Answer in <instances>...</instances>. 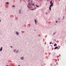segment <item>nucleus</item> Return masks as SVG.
<instances>
[{
    "label": "nucleus",
    "mask_w": 66,
    "mask_h": 66,
    "mask_svg": "<svg viewBox=\"0 0 66 66\" xmlns=\"http://www.w3.org/2000/svg\"><path fill=\"white\" fill-rule=\"evenodd\" d=\"M29 3V6L30 7V6L31 7H32V4H30V2Z\"/></svg>",
    "instance_id": "f257e3e1"
},
{
    "label": "nucleus",
    "mask_w": 66,
    "mask_h": 66,
    "mask_svg": "<svg viewBox=\"0 0 66 66\" xmlns=\"http://www.w3.org/2000/svg\"><path fill=\"white\" fill-rule=\"evenodd\" d=\"M21 60H23L24 59V57H21Z\"/></svg>",
    "instance_id": "f03ea898"
},
{
    "label": "nucleus",
    "mask_w": 66,
    "mask_h": 66,
    "mask_svg": "<svg viewBox=\"0 0 66 66\" xmlns=\"http://www.w3.org/2000/svg\"><path fill=\"white\" fill-rule=\"evenodd\" d=\"M3 47H1L0 49V51H2V48Z\"/></svg>",
    "instance_id": "7ed1b4c3"
},
{
    "label": "nucleus",
    "mask_w": 66,
    "mask_h": 66,
    "mask_svg": "<svg viewBox=\"0 0 66 66\" xmlns=\"http://www.w3.org/2000/svg\"><path fill=\"white\" fill-rule=\"evenodd\" d=\"M53 6V3H52V4H51L50 7H51V6Z\"/></svg>",
    "instance_id": "20e7f679"
},
{
    "label": "nucleus",
    "mask_w": 66,
    "mask_h": 66,
    "mask_svg": "<svg viewBox=\"0 0 66 66\" xmlns=\"http://www.w3.org/2000/svg\"><path fill=\"white\" fill-rule=\"evenodd\" d=\"M35 23H37V21H36V19L35 20Z\"/></svg>",
    "instance_id": "39448f33"
},
{
    "label": "nucleus",
    "mask_w": 66,
    "mask_h": 66,
    "mask_svg": "<svg viewBox=\"0 0 66 66\" xmlns=\"http://www.w3.org/2000/svg\"><path fill=\"white\" fill-rule=\"evenodd\" d=\"M58 48V47L56 46L54 48V49H56Z\"/></svg>",
    "instance_id": "423d86ee"
},
{
    "label": "nucleus",
    "mask_w": 66,
    "mask_h": 66,
    "mask_svg": "<svg viewBox=\"0 0 66 66\" xmlns=\"http://www.w3.org/2000/svg\"><path fill=\"white\" fill-rule=\"evenodd\" d=\"M30 1H30V0H29L28 1V2H30V3H32V1H31L30 2Z\"/></svg>",
    "instance_id": "0eeeda50"
},
{
    "label": "nucleus",
    "mask_w": 66,
    "mask_h": 66,
    "mask_svg": "<svg viewBox=\"0 0 66 66\" xmlns=\"http://www.w3.org/2000/svg\"><path fill=\"white\" fill-rule=\"evenodd\" d=\"M16 33L17 35H18V34H19V33L18 32H16Z\"/></svg>",
    "instance_id": "6e6552de"
},
{
    "label": "nucleus",
    "mask_w": 66,
    "mask_h": 66,
    "mask_svg": "<svg viewBox=\"0 0 66 66\" xmlns=\"http://www.w3.org/2000/svg\"><path fill=\"white\" fill-rule=\"evenodd\" d=\"M55 46H57V44H54V47Z\"/></svg>",
    "instance_id": "1a4fd4ad"
},
{
    "label": "nucleus",
    "mask_w": 66,
    "mask_h": 66,
    "mask_svg": "<svg viewBox=\"0 0 66 66\" xmlns=\"http://www.w3.org/2000/svg\"><path fill=\"white\" fill-rule=\"evenodd\" d=\"M52 3H52V1H50V4H52Z\"/></svg>",
    "instance_id": "9d476101"
},
{
    "label": "nucleus",
    "mask_w": 66,
    "mask_h": 66,
    "mask_svg": "<svg viewBox=\"0 0 66 66\" xmlns=\"http://www.w3.org/2000/svg\"><path fill=\"white\" fill-rule=\"evenodd\" d=\"M6 3L7 4H9V2H7Z\"/></svg>",
    "instance_id": "9b49d317"
},
{
    "label": "nucleus",
    "mask_w": 66,
    "mask_h": 66,
    "mask_svg": "<svg viewBox=\"0 0 66 66\" xmlns=\"http://www.w3.org/2000/svg\"><path fill=\"white\" fill-rule=\"evenodd\" d=\"M19 13H20V14L21 13V10H19Z\"/></svg>",
    "instance_id": "f8f14e48"
},
{
    "label": "nucleus",
    "mask_w": 66,
    "mask_h": 66,
    "mask_svg": "<svg viewBox=\"0 0 66 66\" xmlns=\"http://www.w3.org/2000/svg\"><path fill=\"white\" fill-rule=\"evenodd\" d=\"M27 7H28V8H29V9H30L31 8V7H30L28 6H27Z\"/></svg>",
    "instance_id": "ddd939ff"
},
{
    "label": "nucleus",
    "mask_w": 66,
    "mask_h": 66,
    "mask_svg": "<svg viewBox=\"0 0 66 66\" xmlns=\"http://www.w3.org/2000/svg\"><path fill=\"white\" fill-rule=\"evenodd\" d=\"M32 4V6H33H33H34V3Z\"/></svg>",
    "instance_id": "4468645a"
},
{
    "label": "nucleus",
    "mask_w": 66,
    "mask_h": 66,
    "mask_svg": "<svg viewBox=\"0 0 66 66\" xmlns=\"http://www.w3.org/2000/svg\"><path fill=\"white\" fill-rule=\"evenodd\" d=\"M49 9H50V10H51V7H49Z\"/></svg>",
    "instance_id": "2eb2a0df"
},
{
    "label": "nucleus",
    "mask_w": 66,
    "mask_h": 66,
    "mask_svg": "<svg viewBox=\"0 0 66 66\" xmlns=\"http://www.w3.org/2000/svg\"><path fill=\"white\" fill-rule=\"evenodd\" d=\"M13 51L14 52H16V50H13Z\"/></svg>",
    "instance_id": "dca6fc26"
},
{
    "label": "nucleus",
    "mask_w": 66,
    "mask_h": 66,
    "mask_svg": "<svg viewBox=\"0 0 66 66\" xmlns=\"http://www.w3.org/2000/svg\"><path fill=\"white\" fill-rule=\"evenodd\" d=\"M36 6H37V7H38V6H37V5H36Z\"/></svg>",
    "instance_id": "f3484780"
},
{
    "label": "nucleus",
    "mask_w": 66,
    "mask_h": 66,
    "mask_svg": "<svg viewBox=\"0 0 66 66\" xmlns=\"http://www.w3.org/2000/svg\"><path fill=\"white\" fill-rule=\"evenodd\" d=\"M12 7H15V6L14 5H12Z\"/></svg>",
    "instance_id": "a211bd4d"
},
{
    "label": "nucleus",
    "mask_w": 66,
    "mask_h": 66,
    "mask_svg": "<svg viewBox=\"0 0 66 66\" xmlns=\"http://www.w3.org/2000/svg\"><path fill=\"white\" fill-rule=\"evenodd\" d=\"M64 16L63 18V19H62V20H63V19H64Z\"/></svg>",
    "instance_id": "6ab92c4d"
},
{
    "label": "nucleus",
    "mask_w": 66,
    "mask_h": 66,
    "mask_svg": "<svg viewBox=\"0 0 66 66\" xmlns=\"http://www.w3.org/2000/svg\"><path fill=\"white\" fill-rule=\"evenodd\" d=\"M52 44V42H51L50 43V44Z\"/></svg>",
    "instance_id": "aec40b11"
},
{
    "label": "nucleus",
    "mask_w": 66,
    "mask_h": 66,
    "mask_svg": "<svg viewBox=\"0 0 66 66\" xmlns=\"http://www.w3.org/2000/svg\"><path fill=\"white\" fill-rule=\"evenodd\" d=\"M18 52V51H16V52L17 53V52Z\"/></svg>",
    "instance_id": "412c9836"
},
{
    "label": "nucleus",
    "mask_w": 66,
    "mask_h": 66,
    "mask_svg": "<svg viewBox=\"0 0 66 66\" xmlns=\"http://www.w3.org/2000/svg\"><path fill=\"white\" fill-rule=\"evenodd\" d=\"M55 34V33L54 34H53V35H54Z\"/></svg>",
    "instance_id": "4be33fe9"
},
{
    "label": "nucleus",
    "mask_w": 66,
    "mask_h": 66,
    "mask_svg": "<svg viewBox=\"0 0 66 66\" xmlns=\"http://www.w3.org/2000/svg\"><path fill=\"white\" fill-rule=\"evenodd\" d=\"M31 10H32V11H33V9H30Z\"/></svg>",
    "instance_id": "5701e85b"
},
{
    "label": "nucleus",
    "mask_w": 66,
    "mask_h": 66,
    "mask_svg": "<svg viewBox=\"0 0 66 66\" xmlns=\"http://www.w3.org/2000/svg\"><path fill=\"white\" fill-rule=\"evenodd\" d=\"M10 47H11V48H12L13 47L12 46H11Z\"/></svg>",
    "instance_id": "b1692460"
},
{
    "label": "nucleus",
    "mask_w": 66,
    "mask_h": 66,
    "mask_svg": "<svg viewBox=\"0 0 66 66\" xmlns=\"http://www.w3.org/2000/svg\"><path fill=\"white\" fill-rule=\"evenodd\" d=\"M55 61H57V60H56V59H55Z\"/></svg>",
    "instance_id": "393cba45"
},
{
    "label": "nucleus",
    "mask_w": 66,
    "mask_h": 66,
    "mask_svg": "<svg viewBox=\"0 0 66 66\" xmlns=\"http://www.w3.org/2000/svg\"><path fill=\"white\" fill-rule=\"evenodd\" d=\"M56 22H57V21H56Z\"/></svg>",
    "instance_id": "a878e982"
},
{
    "label": "nucleus",
    "mask_w": 66,
    "mask_h": 66,
    "mask_svg": "<svg viewBox=\"0 0 66 66\" xmlns=\"http://www.w3.org/2000/svg\"><path fill=\"white\" fill-rule=\"evenodd\" d=\"M18 66H20V65H19Z\"/></svg>",
    "instance_id": "bb28decb"
},
{
    "label": "nucleus",
    "mask_w": 66,
    "mask_h": 66,
    "mask_svg": "<svg viewBox=\"0 0 66 66\" xmlns=\"http://www.w3.org/2000/svg\"><path fill=\"white\" fill-rule=\"evenodd\" d=\"M59 19L60 20V19L59 18Z\"/></svg>",
    "instance_id": "cd10ccee"
},
{
    "label": "nucleus",
    "mask_w": 66,
    "mask_h": 66,
    "mask_svg": "<svg viewBox=\"0 0 66 66\" xmlns=\"http://www.w3.org/2000/svg\"><path fill=\"white\" fill-rule=\"evenodd\" d=\"M1 21V20H0V22Z\"/></svg>",
    "instance_id": "c85d7f7f"
},
{
    "label": "nucleus",
    "mask_w": 66,
    "mask_h": 66,
    "mask_svg": "<svg viewBox=\"0 0 66 66\" xmlns=\"http://www.w3.org/2000/svg\"><path fill=\"white\" fill-rule=\"evenodd\" d=\"M35 31H36L35 30Z\"/></svg>",
    "instance_id": "c756f323"
},
{
    "label": "nucleus",
    "mask_w": 66,
    "mask_h": 66,
    "mask_svg": "<svg viewBox=\"0 0 66 66\" xmlns=\"http://www.w3.org/2000/svg\"><path fill=\"white\" fill-rule=\"evenodd\" d=\"M6 66H8V65H6Z\"/></svg>",
    "instance_id": "7c9ffc66"
},
{
    "label": "nucleus",
    "mask_w": 66,
    "mask_h": 66,
    "mask_svg": "<svg viewBox=\"0 0 66 66\" xmlns=\"http://www.w3.org/2000/svg\"><path fill=\"white\" fill-rule=\"evenodd\" d=\"M57 56V57H59V56Z\"/></svg>",
    "instance_id": "2f4dec72"
}]
</instances>
